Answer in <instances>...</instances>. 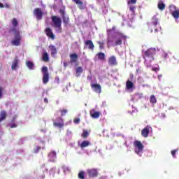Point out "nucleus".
I'll return each instance as SVG.
<instances>
[{"label": "nucleus", "mask_w": 179, "mask_h": 179, "mask_svg": "<svg viewBox=\"0 0 179 179\" xmlns=\"http://www.w3.org/2000/svg\"><path fill=\"white\" fill-rule=\"evenodd\" d=\"M11 22L13 28L9 29L8 33H10V34H11V33L15 34V38L11 41V44L13 45H15L16 47H19V45H20V41H22V36H20V31L15 28L17 27V24H19V22L16 18H13Z\"/></svg>", "instance_id": "f257e3e1"}, {"label": "nucleus", "mask_w": 179, "mask_h": 179, "mask_svg": "<svg viewBox=\"0 0 179 179\" xmlns=\"http://www.w3.org/2000/svg\"><path fill=\"white\" fill-rule=\"evenodd\" d=\"M51 19L54 24L55 29H57L56 31H57V33H62V20H61V17L54 15L52 16Z\"/></svg>", "instance_id": "f03ea898"}, {"label": "nucleus", "mask_w": 179, "mask_h": 179, "mask_svg": "<svg viewBox=\"0 0 179 179\" xmlns=\"http://www.w3.org/2000/svg\"><path fill=\"white\" fill-rule=\"evenodd\" d=\"M145 57L146 58H150V61H154L155 55H156V48H151L150 49H148L145 52H144Z\"/></svg>", "instance_id": "7ed1b4c3"}, {"label": "nucleus", "mask_w": 179, "mask_h": 179, "mask_svg": "<svg viewBox=\"0 0 179 179\" xmlns=\"http://www.w3.org/2000/svg\"><path fill=\"white\" fill-rule=\"evenodd\" d=\"M169 12H171V15H172L173 17L176 20L179 19V9L173 4L169 6Z\"/></svg>", "instance_id": "20e7f679"}, {"label": "nucleus", "mask_w": 179, "mask_h": 179, "mask_svg": "<svg viewBox=\"0 0 179 179\" xmlns=\"http://www.w3.org/2000/svg\"><path fill=\"white\" fill-rule=\"evenodd\" d=\"M122 40H127V36L122 34H118L115 36V45H121L122 44Z\"/></svg>", "instance_id": "39448f33"}, {"label": "nucleus", "mask_w": 179, "mask_h": 179, "mask_svg": "<svg viewBox=\"0 0 179 179\" xmlns=\"http://www.w3.org/2000/svg\"><path fill=\"white\" fill-rule=\"evenodd\" d=\"M134 148H136L137 150H135V152L137 155H139V153H141V152H143V144H142V142H141L140 141H135L134 143Z\"/></svg>", "instance_id": "423d86ee"}, {"label": "nucleus", "mask_w": 179, "mask_h": 179, "mask_svg": "<svg viewBox=\"0 0 179 179\" xmlns=\"http://www.w3.org/2000/svg\"><path fill=\"white\" fill-rule=\"evenodd\" d=\"M87 173L90 178H94L99 176V171L97 169H90L87 170Z\"/></svg>", "instance_id": "0eeeda50"}, {"label": "nucleus", "mask_w": 179, "mask_h": 179, "mask_svg": "<svg viewBox=\"0 0 179 179\" xmlns=\"http://www.w3.org/2000/svg\"><path fill=\"white\" fill-rule=\"evenodd\" d=\"M43 10L40 8H35L34 10V16H35L37 20H41L43 19Z\"/></svg>", "instance_id": "6e6552de"}, {"label": "nucleus", "mask_w": 179, "mask_h": 179, "mask_svg": "<svg viewBox=\"0 0 179 179\" xmlns=\"http://www.w3.org/2000/svg\"><path fill=\"white\" fill-rule=\"evenodd\" d=\"M150 129H152L150 126H146L144 129H142L141 136L143 138H148V136H149V134L150 133Z\"/></svg>", "instance_id": "1a4fd4ad"}, {"label": "nucleus", "mask_w": 179, "mask_h": 179, "mask_svg": "<svg viewBox=\"0 0 179 179\" xmlns=\"http://www.w3.org/2000/svg\"><path fill=\"white\" fill-rule=\"evenodd\" d=\"M91 88L95 93H101V85L100 84L92 83L91 84Z\"/></svg>", "instance_id": "9d476101"}, {"label": "nucleus", "mask_w": 179, "mask_h": 179, "mask_svg": "<svg viewBox=\"0 0 179 179\" xmlns=\"http://www.w3.org/2000/svg\"><path fill=\"white\" fill-rule=\"evenodd\" d=\"M45 33L48 38H50V40H55V34H54V32H52V30L51 29V28L50 27L46 28Z\"/></svg>", "instance_id": "9b49d317"}, {"label": "nucleus", "mask_w": 179, "mask_h": 179, "mask_svg": "<svg viewBox=\"0 0 179 179\" xmlns=\"http://www.w3.org/2000/svg\"><path fill=\"white\" fill-rule=\"evenodd\" d=\"M108 65L110 66H115L116 65H118L115 56H111L108 58Z\"/></svg>", "instance_id": "f8f14e48"}, {"label": "nucleus", "mask_w": 179, "mask_h": 179, "mask_svg": "<svg viewBox=\"0 0 179 179\" xmlns=\"http://www.w3.org/2000/svg\"><path fill=\"white\" fill-rule=\"evenodd\" d=\"M69 57L71 64H76V62H78V55L76 53L70 54Z\"/></svg>", "instance_id": "ddd939ff"}, {"label": "nucleus", "mask_w": 179, "mask_h": 179, "mask_svg": "<svg viewBox=\"0 0 179 179\" xmlns=\"http://www.w3.org/2000/svg\"><path fill=\"white\" fill-rule=\"evenodd\" d=\"M85 45H87V47H88L89 50H92V51H93V50H94V44H93V41H92L91 40L85 41Z\"/></svg>", "instance_id": "4468645a"}, {"label": "nucleus", "mask_w": 179, "mask_h": 179, "mask_svg": "<svg viewBox=\"0 0 179 179\" xmlns=\"http://www.w3.org/2000/svg\"><path fill=\"white\" fill-rule=\"evenodd\" d=\"M90 114L92 118L97 119L100 117V112H97L94 109L91 110Z\"/></svg>", "instance_id": "2eb2a0df"}, {"label": "nucleus", "mask_w": 179, "mask_h": 179, "mask_svg": "<svg viewBox=\"0 0 179 179\" xmlns=\"http://www.w3.org/2000/svg\"><path fill=\"white\" fill-rule=\"evenodd\" d=\"M49 162H55V159H57V152L52 151L48 155Z\"/></svg>", "instance_id": "dca6fc26"}, {"label": "nucleus", "mask_w": 179, "mask_h": 179, "mask_svg": "<svg viewBox=\"0 0 179 179\" xmlns=\"http://www.w3.org/2000/svg\"><path fill=\"white\" fill-rule=\"evenodd\" d=\"M73 2L78 5L79 9L83 10L85 9V6H83V1L81 0H73Z\"/></svg>", "instance_id": "f3484780"}, {"label": "nucleus", "mask_w": 179, "mask_h": 179, "mask_svg": "<svg viewBox=\"0 0 179 179\" xmlns=\"http://www.w3.org/2000/svg\"><path fill=\"white\" fill-rule=\"evenodd\" d=\"M48 50L50 51L52 57H54L57 54V48L55 45H50L48 47Z\"/></svg>", "instance_id": "a211bd4d"}, {"label": "nucleus", "mask_w": 179, "mask_h": 179, "mask_svg": "<svg viewBox=\"0 0 179 179\" xmlns=\"http://www.w3.org/2000/svg\"><path fill=\"white\" fill-rule=\"evenodd\" d=\"M59 120L62 121L61 122H54L53 125L55 127H57V128H62L64 127V120H62V118L59 117Z\"/></svg>", "instance_id": "6ab92c4d"}, {"label": "nucleus", "mask_w": 179, "mask_h": 179, "mask_svg": "<svg viewBox=\"0 0 179 179\" xmlns=\"http://www.w3.org/2000/svg\"><path fill=\"white\" fill-rule=\"evenodd\" d=\"M96 57L100 61H104L106 59V54H104L103 52L97 53Z\"/></svg>", "instance_id": "aec40b11"}, {"label": "nucleus", "mask_w": 179, "mask_h": 179, "mask_svg": "<svg viewBox=\"0 0 179 179\" xmlns=\"http://www.w3.org/2000/svg\"><path fill=\"white\" fill-rule=\"evenodd\" d=\"M6 111L5 110H1L0 113V122H2L3 120L6 119Z\"/></svg>", "instance_id": "412c9836"}, {"label": "nucleus", "mask_w": 179, "mask_h": 179, "mask_svg": "<svg viewBox=\"0 0 179 179\" xmlns=\"http://www.w3.org/2000/svg\"><path fill=\"white\" fill-rule=\"evenodd\" d=\"M149 27L151 33L153 32V30L155 33H157V24H150Z\"/></svg>", "instance_id": "4be33fe9"}, {"label": "nucleus", "mask_w": 179, "mask_h": 179, "mask_svg": "<svg viewBox=\"0 0 179 179\" xmlns=\"http://www.w3.org/2000/svg\"><path fill=\"white\" fill-rule=\"evenodd\" d=\"M157 8L159 10H164V9H166V4H164L163 1H159Z\"/></svg>", "instance_id": "5701e85b"}, {"label": "nucleus", "mask_w": 179, "mask_h": 179, "mask_svg": "<svg viewBox=\"0 0 179 179\" xmlns=\"http://www.w3.org/2000/svg\"><path fill=\"white\" fill-rule=\"evenodd\" d=\"M62 19L64 26H68V24H69V16L64 15L62 17Z\"/></svg>", "instance_id": "b1692460"}, {"label": "nucleus", "mask_w": 179, "mask_h": 179, "mask_svg": "<svg viewBox=\"0 0 179 179\" xmlns=\"http://www.w3.org/2000/svg\"><path fill=\"white\" fill-rule=\"evenodd\" d=\"M126 87L127 89H128L129 90L132 89V87H134V83H132V81L128 80L126 83Z\"/></svg>", "instance_id": "393cba45"}, {"label": "nucleus", "mask_w": 179, "mask_h": 179, "mask_svg": "<svg viewBox=\"0 0 179 179\" xmlns=\"http://www.w3.org/2000/svg\"><path fill=\"white\" fill-rule=\"evenodd\" d=\"M83 72V69L81 66H79L76 69V76L79 77L80 76V73Z\"/></svg>", "instance_id": "a878e982"}, {"label": "nucleus", "mask_w": 179, "mask_h": 179, "mask_svg": "<svg viewBox=\"0 0 179 179\" xmlns=\"http://www.w3.org/2000/svg\"><path fill=\"white\" fill-rule=\"evenodd\" d=\"M89 145H90V142H89L87 141H84L81 143L80 148H81V149H83V148H87V146H89Z\"/></svg>", "instance_id": "bb28decb"}, {"label": "nucleus", "mask_w": 179, "mask_h": 179, "mask_svg": "<svg viewBox=\"0 0 179 179\" xmlns=\"http://www.w3.org/2000/svg\"><path fill=\"white\" fill-rule=\"evenodd\" d=\"M19 64V60H17V59H15L12 64L11 69L15 70L16 69V68H17V64Z\"/></svg>", "instance_id": "cd10ccee"}, {"label": "nucleus", "mask_w": 179, "mask_h": 179, "mask_svg": "<svg viewBox=\"0 0 179 179\" xmlns=\"http://www.w3.org/2000/svg\"><path fill=\"white\" fill-rule=\"evenodd\" d=\"M151 24H159V18H157V16L154 15L152 17V21L151 22Z\"/></svg>", "instance_id": "c85d7f7f"}, {"label": "nucleus", "mask_w": 179, "mask_h": 179, "mask_svg": "<svg viewBox=\"0 0 179 179\" xmlns=\"http://www.w3.org/2000/svg\"><path fill=\"white\" fill-rule=\"evenodd\" d=\"M41 72L43 73V83L45 84V66H43L41 69Z\"/></svg>", "instance_id": "c756f323"}, {"label": "nucleus", "mask_w": 179, "mask_h": 179, "mask_svg": "<svg viewBox=\"0 0 179 179\" xmlns=\"http://www.w3.org/2000/svg\"><path fill=\"white\" fill-rule=\"evenodd\" d=\"M150 102L152 104H156V103H157V100L156 99V96H155V95H151L150 98Z\"/></svg>", "instance_id": "7c9ffc66"}, {"label": "nucleus", "mask_w": 179, "mask_h": 179, "mask_svg": "<svg viewBox=\"0 0 179 179\" xmlns=\"http://www.w3.org/2000/svg\"><path fill=\"white\" fill-rule=\"evenodd\" d=\"M81 136L83 139H86L89 136V131L87 130H83Z\"/></svg>", "instance_id": "2f4dec72"}, {"label": "nucleus", "mask_w": 179, "mask_h": 179, "mask_svg": "<svg viewBox=\"0 0 179 179\" xmlns=\"http://www.w3.org/2000/svg\"><path fill=\"white\" fill-rule=\"evenodd\" d=\"M27 66L29 67V69H33L34 68V64L33 62L28 61L26 62Z\"/></svg>", "instance_id": "473e14b6"}, {"label": "nucleus", "mask_w": 179, "mask_h": 179, "mask_svg": "<svg viewBox=\"0 0 179 179\" xmlns=\"http://www.w3.org/2000/svg\"><path fill=\"white\" fill-rule=\"evenodd\" d=\"M135 9H136V7L134 5H130L129 6V11L132 12V13H135Z\"/></svg>", "instance_id": "72a5a7b5"}, {"label": "nucleus", "mask_w": 179, "mask_h": 179, "mask_svg": "<svg viewBox=\"0 0 179 179\" xmlns=\"http://www.w3.org/2000/svg\"><path fill=\"white\" fill-rule=\"evenodd\" d=\"M48 69L47 67H45V83H47V82H48L49 79H50V76L48 74V72H47Z\"/></svg>", "instance_id": "f704fd0d"}, {"label": "nucleus", "mask_w": 179, "mask_h": 179, "mask_svg": "<svg viewBox=\"0 0 179 179\" xmlns=\"http://www.w3.org/2000/svg\"><path fill=\"white\" fill-rule=\"evenodd\" d=\"M78 178H80V179H85V172L80 171L78 173Z\"/></svg>", "instance_id": "c9c22d12"}, {"label": "nucleus", "mask_w": 179, "mask_h": 179, "mask_svg": "<svg viewBox=\"0 0 179 179\" xmlns=\"http://www.w3.org/2000/svg\"><path fill=\"white\" fill-rule=\"evenodd\" d=\"M97 43L99 45L100 50L104 49V42L98 41Z\"/></svg>", "instance_id": "e433bc0d"}, {"label": "nucleus", "mask_w": 179, "mask_h": 179, "mask_svg": "<svg viewBox=\"0 0 179 179\" xmlns=\"http://www.w3.org/2000/svg\"><path fill=\"white\" fill-rule=\"evenodd\" d=\"M59 111L61 113L62 117H64V115H65V114L68 113V110H66V109L60 110Z\"/></svg>", "instance_id": "4c0bfd02"}, {"label": "nucleus", "mask_w": 179, "mask_h": 179, "mask_svg": "<svg viewBox=\"0 0 179 179\" xmlns=\"http://www.w3.org/2000/svg\"><path fill=\"white\" fill-rule=\"evenodd\" d=\"M138 0H130V1H129L128 2H127V3H128V5H131V3L132 4V5H135L136 3V1H137Z\"/></svg>", "instance_id": "58836bf2"}, {"label": "nucleus", "mask_w": 179, "mask_h": 179, "mask_svg": "<svg viewBox=\"0 0 179 179\" xmlns=\"http://www.w3.org/2000/svg\"><path fill=\"white\" fill-rule=\"evenodd\" d=\"M59 12L60 15H62V17H63L64 16H66V15H65V8H64V9H60Z\"/></svg>", "instance_id": "ea45409f"}, {"label": "nucleus", "mask_w": 179, "mask_h": 179, "mask_svg": "<svg viewBox=\"0 0 179 179\" xmlns=\"http://www.w3.org/2000/svg\"><path fill=\"white\" fill-rule=\"evenodd\" d=\"M162 58H164V59H166V58L169 57V55L167 53H166V52H163L162 53Z\"/></svg>", "instance_id": "a19ab883"}, {"label": "nucleus", "mask_w": 179, "mask_h": 179, "mask_svg": "<svg viewBox=\"0 0 179 179\" xmlns=\"http://www.w3.org/2000/svg\"><path fill=\"white\" fill-rule=\"evenodd\" d=\"M176 152H178V150H173L171 151V155H172L173 157H176Z\"/></svg>", "instance_id": "79ce46f5"}, {"label": "nucleus", "mask_w": 179, "mask_h": 179, "mask_svg": "<svg viewBox=\"0 0 179 179\" xmlns=\"http://www.w3.org/2000/svg\"><path fill=\"white\" fill-rule=\"evenodd\" d=\"M73 122H74V124H79L80 122V119L76 118V119H74Z\"/></svg>", "instance_id": "37998d69"}, {"label": "nucleus", "mask_w": 179, "mask_h": 179, "mask_svg": "<svg viewBox=\"0 0 179 179\" xmlns=\"http://www.w3.org/2000/svg\"><path fill=\"white\" fill-rule=\"evenodd\" d=\"M152 71H153L154 72H157L159 71H160V68L158 67H155V68H152Z\"/></svg>", "instance_id": "c03bdc74"}, {"label": "nucleus", "mask_w": 179, "mask_h": 179, "mask_svg": "<svg viewBox=\"0 0 179 179\" xmlns=\"http://www.w3.org/2000/svg\"><path fill=\"white\" fill-rule=\"evenodd\" d=\"M2 92H3V88L0 86V99L2 98V94H3Z\"/></svg>", "instance_id": "a18cd8bd"}, {"label": "nucleus", "mask_w": 179, "mask_h": 179, "mask_svg": "<svg viewBox=\"0 0 179 179\" xmlns=\"http://www.w3.org/2000/svg\"><path fill=\"white\" fill-rule=\"evenodd\" d=\"M38 150H41V147H37L36 149L34 151V152L38 153Z\"/></svg>", "instance_id": "49530a36"}, {"label": "nucleus", "mask_w": 179, "mask_h": 179, "mask_svg": "<svg viewBox=\"0 0 179 179\" xmlns=\"http://www.w3.org/2000/svg\"><path fill=\"white\" fill-rule=\"evenodd\" d=\"M50 61V57H48V54L45 53V62H48Z\"/></svg>", "instance_id": "de8ad7c7"}, {"label": "nucleus", "mask_w": 179, "mask_h": 179, "mask_svg": "<svg viewBox=\"0 0 179 179\" xmlns=\"http://www.w3.org/2000/svg\"><path fill=\"white\" fill-rule=\"evenodd\" d=\"M42 61H44V62H45V52L43 53Z\"/></svg>", "instance_id": "09e8293b"}, {"label": "nucleus", "mask_w": 179, "mask_h": 179, "mask_svg": "<svg viewBox=\"0 0 179 179\" xmlns=\"http://www.w3.org/2000/svg\"><path fill=\"white\" fill-rule=\"evenodd\" d=\"M17 127V124L13 123L10 124V128H16Z\"/></svg>", "instance_id": "8fccbe9b"}, {"label": "nucleus", "mask_w": 179, "mask_h": 179, "mask_svg": "<svg viewBox=\"0 0 179 179\" xmlns=\"http://www.w3.org/2000/svg\"><path fill=\"white\" fill-rule=\"evenodd\" d=\"M141 68H138L136 69V73H141Z\"/></svg>", "instance_id": "3c124183"}, {"label": "nucleus", "mask_w": 179, "mask_h": 179, "mask_svg": "<svg viewBox=\"0 0 179 179\" xmlns=\"http://www.w3.org/2000/svg\"><path fill=\"white\" fill-rule=\"evenodd\" d=\"M115 30V27H113L111 29H108V31H114Z\"/></svg>", "instance_id": "603ef678"}, {"label": "nucleus", "mask_w": 179, "mask_h": 179, "mask_svg": "<svg viewBox=\"0 0 179 179\" xmlns=\"http://www.w3.org/2000/svg\"><path fill=\"white\" fill-rule=\"evenodd\" d=\"M64 68H66V66H68V63L64 62Z\"/></svg>", "instance_id": "864d4df0"}, {"label": "nucleus", "mask_w": 179, "mask_h": 179, "mask_svg": "<svg viewBox=\"0 0 179 179\" xmlns=\"http://www.w3.org/2000/svg\"><path fill=\"white\" fill-rule=\"evenodd\" d=\"M162 76H162V74H161V75H159V76H157L159 80H160V78H161Z\"/></svg>", "instance_id": "5fc2aeb1"}, {"label": "nucleus", "mask_w": 179, "mask_h": 179, "mask_svg": "<svg viewBox=\"0 0 179 179\" xmlns=\"http://www.w3.org/2000/svg\"><path fill=\"white\" fill-rule=\"evenodd\" d=\"M161 115H162V117H163L164 118L166 117V114H165V113H162Z\"/></svg>", "instance_id": "6e6d98bb"}, {"label": "nucleus", "mask_w": 179, "mask_h": 179, "mask_svg": "<svg viewBox=\"0 0 179 179\" xmlns=\"http://www.w3.org/2000/svg\"><path fill=\"white\" fill-rule=\"evenodd\" d=\"M3 7H4L3 4L2 3H0V8H3Z\"/></svg>", "instance_id": "4d7b16f0"}, {"label": "nucleus", "mask_w": 179, "mask_h": 179, "mask_svg": "<svg viewBox=\"0 0 179 179\" xmlns=\"http://www.w3.org/2000/svg\"><path fill=\"white\" fill-rule=\"evenodd\" d=\"M6 8H9V5H6Z\"/></svg>", "instance_id": "13d9d810"}, {"label": "nucleus", "mask_w": 179, "mask_h": 179, "mask_svg": "<svg viewBox=\"0 0 179 179\" xmlns=\"http://www.w3.org/2000/svg\"><path fill=\"white\" fill-rule=\"evenodd\" d=\"M45 103H48V101L47 99H45Z\"/></svg>", "instance_id": "bf43d9fd"}, {"label": "nucleus", "mask_w": 179, "mask_h": 179, "mask_svg": "<svg viewBox=\"0 0 179 179\" xmlns=\"http://www.w3.org/2000/svg\"><path fill=\"white\" fill-rule=\"evenodd\" d=\"M43 100H44V101H45V98Z\"/></svg>", "instance_id": "052dcab7"}, {"label": "nucleus", "mask_w": 179, "mask_h": 179, "mask_svg": "<svg viewBox=\"0 0 179 179\" xmlns=\"http://www.w3.org/2000/svg\"><path fill=\"white\" fill-rule=\"evenodd\" d=\"M13 121H15V119H14V120H13Z\"/></svg>", "instance_id": "680f3d73"}]
</instances>
